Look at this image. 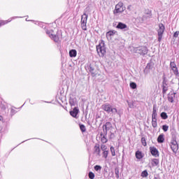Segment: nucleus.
I'll list each match as a JSON object with an SVG mask.
<instances>
[{
  "label": "nucleus",
  "instance_id": "obj_1",
  "mask_svg": "<svg viewBox=\"0 0 179 179\" xmlns=\"http://www.w3.org/2000/svg\"><path fill=\"white\" fill-rule=\"evenodd\" d=\"M125 10V7H124V3L122 1L119 2L115 5V9L113 10V15H118L119 13H122Z\"/></svg>",
  "mask_w": 179,
  "mask_h": 179
},
{
  "label": "nucleus",
  "instance_id": "obj_2",
  "mask_svg": "<svg viewBox=\"0 0 179 179\" xmlns=\"http://www.w3.org/2000/svg\"><path fill=\"white\" fill-rule=\"evenodd\" d=\"M102 110H103V111H106V113H118V110H117V108H111V105H110V103H105L103 105H102L101 106Z\"/></svg>",
  "mask_w": 179,
  "mask_h": 179
},
{
  "label": "nucleus",
  "instance_id": "obj_3",
  "mask_svg": "<svg viewBox=\"0 0 179 179\" xmlns=\"http://www.w3.org/2000/svg\"><path fill=\"white\" fill-rule=\"evenodd\" d=\"M87 17L88 15L86 13L81 16V28L85 31L87 30V26L86 25L87 24Z\"/></svg>",
  "mask_w": 179,
  "mask_h": 179
},
{
  "label": "nucleus",
  "instance_id": "obj_4",
  "mask_svg": "<svg viewBox=\"0 0 179 179\" xmlns=\"http://www.w3.org/2000/svg\"><path fill=\"white\" fill-rule=\"evenodd\" d=\"M164 29H165L164 24H163L162 23L159 24V29L157 30L159 43H160V41H162V38H163V34L164 33Z\"/></svg>",
  "mask_w": 179,
  "mask_h": 179
},
{
  "label": "nucleus",
  "instance_id": "obj_5",
  "mask_svg": "<svg viewBox=\"0 0 179 179\" xmlns=\"http://www.w3.org/2000/svg\"><path fill=\"white\" fill-rule=\"evenodd\" d=\"M96 51L99 55V57H104L106 55V48L104 47V45H101V44H99L96 46Z\"/></svg>",
  "mask_w": 179,
  "mask_h": 179
},
{
  "label": "nucleus",
  "instance_id": "obj_6",
  "mask_svg": "<svg viewBox=\"0 0 179 179\" xmlns=\"http://www.w3.org/2000/svg\"><path fill=\"white\" fill-rule=\"evenodd\" d=\"M53 31H47L46 34L49 35V37L52 38V40H54L55 43H59V36L57 34H53Z\"/></svg>",
  "mask_w": 179,
  "mask_h": 179
},
{
  "label": "nucleus",
  "instance_id": "obj_7",
  "mask_svg": "<svg viewBox=\"0 0 179 179\" xmlns=\"http://www.w3.org/2000/svg\"><path fill=\"white\" fill-rule=\"evenodd\" d=\"M171 149H172L173 153H177L178 151V144L177 143V141L174 138L171 141Z\"/></svg>",
  "mask_w": 179,
  "mask_h": 179
},
{
  "label": "nucleus",
  "instance_id": "obj_8",
  "mask_svg": "<svg viewBox=\"0 0 179 179\" xmlns=\"http://www.w3.org/2000/svg\"><path fill=\"white\" fill-rule=\"evenodd\" d=\"M102 128L103 134H107V131H110V129L113 128V124H111V122H107L105 124L103 125Z\"/></svg>",
  "mask_w": 179,
  "mask_h": 179
},
{
  "label": "nucleus",
  "instance_id": "obj_9",
  "mask_svg": "<svg viewBox=\"0 0 179 179\" xmlns=\"http://www.w3.org/2000/svg\"><path fill=\"white\" fill-rule=\"evenodd\" d=\"M170 66L174 75H176V76H178L179 75L178 69L177 68V65L176 64V63L174 62H171Z\"/></svg>",
  "mask_w": 179,
  "mask_h": 179
},
{
  "label": "nucleus",
  "instance_id": "obj_10",
  "mask_svg": "<svg viewBox=\"0 0 179 179\" xmlns=\"http://www.w3.org/2000/svg\"><path fill=\"white\" fill-rule=\"evenodd\" d=\"M150 152L152 156L155 157H159V150L156 147H150Z\"/></svg>",
  "mask_w": 179,
  "mask_h": 179
},
{
  "label": "nucleus",
  "instance_id": "obj_11",
  "mask_svg": "<svg viewBox=\"0 0 179 179\" xmlns=\"http://www.w3.org/2000/svg\"><path fill=\"white\" fill-rule=\"evenodd\" d=\"M138 51L140 55H146V54H148V47L142 46L138 50Z\"/></svg>",
  "mask_w": 179,
  "mask_h": 179
},
{
  "label": "nucleus",
  "instance_id": "obj_12",
  "mask_svg": "<svg viewBox=\"0 0 179 179\" xmlns=\"http://www.w3.org/2000/svg\"><path fill=\"white\" fill-rule=\"evenodd\" d=\"M100 139H101V143L103 144L107 143V142H108V139L107 138V134H106V133L101 132L100 134Z\"/></svg>",
  "mask_w": 179,
  "mask_h": 179
},
{
  "label": "nucleus",
  "instance_id": "obj_13",
  "mask_svg": "<svg viewBox=\"0 0 179 179\" xmlns=\"http://www.w3.org/2000/svg\"><path fill=\"white\" fill-rule=\"evenodd\" d=\"M78 114H79V109L77 107H75L73 110L70 111V115L73 118H77Z\"/></svg>",
  "mask_w": 179,
  "mask_h": 179
},
{
  "label": "nucleus",
  "instance_id": "obj_14",
  "mask_svg": "<svg viewBox=\"0 0 179 179\" xmlns=\"http://www.w3.org/2000/svg\"><path fill=\"white\" fill-rule=\"evenodd\" d=\"M152 122H157V112L155 107L152 110Z\"/></svg>",
  "mask_w": 179,
  "mask_h": 179
},
{
  "label": "nucleus",
  "instance_id": "obj_15",
  "mask_svg": "<svg viewBox=\"0 0 179 179\" xmlns=\"http://www.w3.org/2000/svg\"><path fill=\"white\" fill-rule=\"evenodd\" d=\"M167 90H169V87L167 86V83L166 82V80H164L162 82V93L163 94H166L167 92Z\"/></svg>",
  "mask_w": 179,
  "mask_h": 179
},
{
  "label": "nucleus",
  "instance_id": "obj_16",
  "mask_svg": "<svg viewBox=\"0 0 179 179\" xmlns=\"http://www.w3.org/2000/svg\"><path fill=\"white\" fill-rule=\"evenodd\" d=\"M94 153H96L97 156H100L101 150H100V145L96 144L94 147Z\"/></svg>",
  "mask_w": 179,
  "mask_h": 179
},
{
  "label": "nucleus",
  "instance_id": "obj_17",
  "mask_svg": "<svg viewBox=\"0 0 179 179\" xmlns=\"http://www.w3.org/2000/svg\"><path fill=\"white\" fill-rule=\"evenodd\" d=\"M136 158L138 160H141V159H143V153H142V151L137 150L135 154Z\"/></svg>",
  "mask_w": 179,
  "mask_h": 179
},
{
  "label": "nucleus",
  "instance_id": "obj_18",
  "mask_svg": "<svg viewBox=\"0 0 179 179\" xmlns=\"http://www.w3.org/2000/svg\"><path fill=\"white\" fill-rule=\"evenodd\" d=\"M116 27H117V29H120V30H122L124 29H127V24H125L122 22H119Z\"/></svg>",
  "mask_w": 179,
  "mask_h": 179
},
{
  "label": "nucleus",
  "instance_id": "obj_19",
  "mask_svg": "<svg viewBox=\"0 0 179 179\" xmlns=\"http://www.w3.org/2000/svg\"><path fill=\"white\" fill-rule=\"evenodd\" d=\"M77 54H78V52H76V50L73 49L69 51V56L71 57V58H75Z\"/></svg>",
  "mask_w": 179,
  "mask_h": 179
},
{
  "label": "nucleus",
  "instance_id": "obj_20",
  "mask_svg": "<svg viewBox=\"0 0 179 179\" xmlns=\"http://www.w3.org/2000/svg\"><path fill=\"white\" fill-rule=\"evenodd\" d=\"M117 33V31L113 30V31H109L106 33V37L111 38L113 36H114Z\"/></svg>",
  "mask_w": 179,
  "mask_h": 179
},
{
  "label": "nucleus",
  "instance_id": "obj_21",
  "mask_svg": "<svg viewBox=\"0 0 179 179\" xmlns=\"http://www.w3.org/2000/svg\"><path fill=\"white\" fill-rule=\"evenodd\" d=\"M157 142L158 143H163L164 142V135L160 134L157 138Z\"/></svg>",
  "mask_w": 179,
  "mask_h": 179
},
{
  "label": "nucleus",
  "instance_id": "obj_22",
  "mask_svg": "<svg viewBox=\"0 0 179 179\" xmlns=\"http://www.w3.org/2000/svg\"><path fill=\"white\" fill-rule=\"evenodd\" d=\"M161 117L162 120H167V118H169V116L167 115V113H166V112H162L161 113Z\"/></svg>",
  "mask_w": 179,
  "mask_h": 179
},
{
  "label": "nucleus",
  "instance_id": "obj_23",
  "mask_svg": "<svg viewBox=\"0 0 179 179\" xmlns=\"http://www.w3.org/2000/svg\"><path fill=\"white\" fill-rule=\"evenodd\" d=\"M168 100L170 101V103H174V95L170 94L168 96Z\"/></svg>",
  "mask_w": 179,
  "mask_h": 179
},
{
  "label": "nucleus",
  "instance_id": "obj_24",
  "mask_svg": "<svg viewBox=\"0 0 179 179\" xmlns=\"http://www.w3.org/2000/svg\"><path fill=\"white\" fill-rule=\"evenodd\" d=\"M152 166H159V159H153L152 160Z\"/></svg>",
  "mask_w": 179,
  "mask_h": 179
},
{
  "label": "nucleus",
  "instance_id": "obj_25",
  "mask_svg": "<svg viewBox=\"0 0 179 179\" xmlns=\"http://www.w3.org/2000/svg\"><path fill=\"white\" fill-rule=\"evenodd\" d=\"M141 143L144 147L148 145V143H146V138L145 137L141 138Z\"/></svg>",
  "mask_w": 179,
  "mask_h": 179
},
{
  "label": "nucleus",
  "instance_id": "obj_26",
  "mask_svg": "<svg viewBox=\"0 0 179 179\" xmlns=\"http://www.w3.org/2000/svg\"><path fill=\"white\" fill-rule=\"evenodd\" d=\"M80 129L82 132H86V127L85 124H80Z\"/></svg>",
  "mask_w": 179,
  "mask_h": 179
},
{
  "label": "nucleus",
  "instance_id": "obj_27",
  "mask_svg": "<svg viewBox=\"0 0 179 179\" xmlns=\"http://www.w3.org/2000/svg\"><path fill=\"white\" fill-rule=\"evenodd\" d=\"M148 176H149V173H148V171H143L142 173H141V177H148Z\"/></svg>",
  "mask_w": 179,
  "mask_h": 179
},
{
  "label": "nucleus",
  "instance_id": "obj_28",
  "mask_svg": "<svg viewBox=\"0 0 179 179\" xmlns=\"http://www.w3.org/2000/svg\"><path fill=\"white\" fill-rule=\"evenodd\" d=\"M103 157L104 159H107V157H108V150L103 151Z\"/></svg>",
  "mask_w": 179,
  "mask_h": 179
},
{
  "label": "nucleus",
  "instance_id": "obj_29",
  "mask_svg": "<svg viewBox=\"0 0 179 179\" xmlns=\"http://www.w3.org/2000/svg\"><path fill=\"white\" fill-rule=\"evenodd\" d=\"M115 174L116 176V178H120V170H118V169H115Z\"/></svg>",
  "mask_w": 179,
  "mask_h": 179
},
{
  "label": "nucleus",
  "instance_id": "obj_30",
  "mask_svg": "<svg viewBox=\"0 0 179 179\" xmlns=\"http://www.w3.org/2000/svg\"><path fill=\"white\" fill-rule=\"evenodd\" d=\"M110 152L112 156H115V148L113 146L110 147Z\"/></svg>",
  "mask_w": 179,
  "mask_h": 179
},
{
  "label": "nucleus",
  "instance_id": "obj_31",
  "mask_svg": "<svg viewBox=\"0 0 179 179\" xmlns=\"http://www.w3.org/2000/svg\"><path fill=\"white\" fill-rule=\"evenodd\" d=\"M130 87L131 89H136V83L134 82L130 83Z\"/></svg>",
  "mask_w": 179,
  "mask_h": 179
},
{
  "label": "nucleus",
  "instance_id": "obj_32",
  "mask_svg": "<svg viewBox=\"0 0 179 179\" xmlns=\"http://www.w3.org/2000/svg\"><path fill=\"white\" fill-rule=\"evenodd\" d=\"M101 150H103V152L107 150V145H106L105 144H101Z\"/></svg>",
  "mask_w": 179,
  "mask_h": 179
},
{
  "label": "nucleus",
  "instance_id": "obj_33",
  "mask_svg": "<svg viewBox=\"0 0 179 179\" xmlns=\"http://www.w3.org/2000/svg\"><path fill=\"white\" fill-rule=\"evenodd\" d=\"M94 169L96 171H100L101 170V166L100 165H96Z\"/></svg>",
  "mask_w": 179,
  "mask_h": 179
},
{
  "label": "nucleus",
  "instance_id": "obj_34",
  "mask_svg": "<svg viewBox=\"0 0 179 179\" xmlns=\"http://www.w3.org/2000/svg\"><path fill=\"white\" fill-rule=\"evenodd\" d=\"M90 72H91L92 76H97V75H99L98 73H94V70L92 68H90Z\"/></svg>",
  "mask_w": 179,
  "mask_h": 179
},
{
  "label": "nucleus",
  "instance_id": "obj_35",
  "mask_svg": "<svg viewBox=\"0 0 179 179\" xmlns=\"http://www.w3.org/2000/svg\"><path fill=\"white\" fill-rule=\"evenodd\" d=\"M88 177L90 179H94V173L93 172H90L88 174Z\"/></svg>",
  "mask_w": 179,
  "mask_h": 179
},
{
  "label": "nucleus",
  "instance_id": "obj_36",
  "mask_svg": "<svg viewBox=\"0 0 179 179\" xmlns=\"http://www.w3.org/2000/svg\"><path fill=\"white\" fill-rule=\"evenodd\" d=\"M162 129L164 132H167L169 131V126L167 125H163L162 126Z\"/></svg>",
  "mask_w": 179,
  "mask_h": 179
},
{
  "label": "nucleus",
  "instance_id": "obj_37",
  "mask_svg": "<svg viewBox=\"0 0 179 179\" xmlns=\"http://www.w3.org/2000/svg\"><path fill=\"white\" fill-rule=\"evenodd\" d=\"M152 126L153 128H157V122H152Z\"/></svg>",
  "mask_w": 179,
  "mask_h": 179
},
{
  "label": "nucleus",
  "instance_id": "obj_38",
  "mask_svg": "<svg viewBox=\"0 0 179 179\" xmlns=\"http://www.w3.org/2000/svg\"><path fill=\"white\" fill-rule=\"evenodd\" d=\"M178 36H179V31H177L173 34V37H175L176 38H177Z\"/></svg>",
  "mask_w": 179,
  "mask_h": 179
},
{
  "label": "nucleus",
  "instance_id": "obj_39",
  "mask_svg": "<svg viewBox=\"0 0 179 179\" xmlns=\"http://www.w3.org/2000/svg\"><path fill=\"white\" fill-rule=\"evenodd\" d=\"M145 15H149V16H152V10H148L145 11Z\"/></svg>",
  "mask_w": 179,
  "mask_h": 179
},
{
  "label": "nucleus",
  "instance_id": "obj_40",
  "mask_svg": "<svg viewBox=\"0 0 179 179\" xmlns=\"http://www.w3.org/2000/svg\"><path fill=\"white\" fill-rule=\"evenodd\" d=\"M5 24H6V23H5L4 21H0V27H1V26H5Z\"/></svg>",
  "mask_w": 179,
  "mask_h": 179
},
{
  "label": "nucleus",
  "instance_id": "obj_41",
  "mask_svg": "<svg viewBox=\"0 0 179 179\" xmlns=\"http://www.w3.org/2000/svg\"><path fill=\"white\" fill-rule=\"evenodd\" d=\"M0 121H3V117L2 115H0Z\"/></svg>",
  "mask_w": 179,
  "mask_h": 179
},
{
  "label": "nucleus",
  "instance_id": "obj_42",
  "mask_svg": "<svg viewBox=\"0 0 179 179\" xmlns=\"http://www.w3.org/2000/svg\"><path fill=\"white\" fill-rule=\"evenodd\" d=\"M129 8H131V6H128L127 8L129 9Z\"/></svg>",
  "mask_w": 179,
  "mask_h": 179
},
{
  "label": "nucleus",
  "instance_id": "obj_43",
  "mask_svg": "<svg viewBox=\"0 0 179 179\" xmlns=\"http://www.w3.org/2000/svg\"><path fill=\"white\" fill-rule=\"evenodd\" d=\"M153 179H159V178H157L155 177Z\"/></svg>",
  "mask_w": 179,
  "mask_h": 179
}]
</instances>
